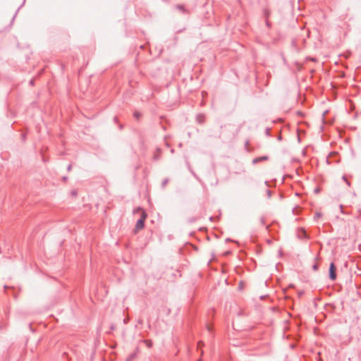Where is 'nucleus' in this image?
<instances>
[{
  "label": "nucleus",
  "mask_w": 361,
  "mask_h": 361,
  "mask_svg": "<svg viewBox=\"0 0 361 361\" xmlns=\"http://www.w3.org/2000/svg\"><path fill=\"white\" fill-rule=\"evenodd\" d=\"M335 269H336V267H335L334 264L333 263H331L330 264L329 271H335Z\"/></svg>",
  "instance_id": "7ed1b4c3"
},
{
  "label": "nucleus",
  "mask_w": 361,
  "mask_h": 361,
  "mask_svg": "<svg viewBox=\"0 0 361 361\" xmlns=\"http://www.w3.org/2000/svg\"><path fill=\"white\" fill-rule=\"evenodd\" d=\"M133 214H137L139 216V219L137 221L134 228V233H137L144 228L145 221L147 219V213L140 207H137L133 211Z\"/></svg>",
  "instance_id": "f257e3e1"
},
{
  "label": "nucleus",
  "mask_w": 361,
  "mask_h": 361,
  "mask_svg": "<svg viewBox=\"0 0 361 361\" xmlns=\"http://www.w3.org/2000/svg\"><path fill=\"white\" fill-rule=\"evenodd\" d=\"M204 345V343L202 341H200L197 344L198 348H202Z\"/></svg>",
  "instance_id": "20e7f679"
},
{
  "label": "nucleus",
  "mask_w": 361,
  "mask_h": 361,
  "mask_svg": "<svg viewBox=\"0 0 361 361\" xmlns=\"http://www.w3.org/2000/svg\"><path fill=\"white\" fill-rule=\"evenodd\" d=\"M314 269H317V266L316 264L314 266Z\"/></svg>",
  "instance_id": "423d86ee"
},
{
  "label": "nucleus",
  "mask_w": 361,
  "mask_h": 361,
  "mask_svg": "<svg viewBox=\"0 0 361 361\" xmlns=\"http://www.w3.org/2000/svg\"><path fill=\"white\" fill-rule=\"evenodd\" d=\"M146 343H147L148 347L152 346V342L150 341H146Z\"/></svg>",
  "instance_id": "39448f33"
},
{
  "label": "nucleus",
  "mask_w": 361,
  "mask_h": 361,
  "mask_svg": "<svg viewBox=\"0 0 361 361\" xmlns=\"http://www.w3.org/2000/svg\"><path fill=\"white\" fill-rule=\"evenodd\" d=\"M329 278L334 281L336 278V272H329Z\"/></svg>",
  "instance_id": "f03ea898"
},
{
  "label": "nucleus",
  "mask_w": 361,
  "mask_h": 361,
  "mask_svg": "<svg viewBox=\"0 0 361 361\" xmlns=\"http://www.w3.org/2000/svg\"><path fill=\"white\" fill-rule=\"evenodd\" d=\"M240 288H243V283H240Z\"/></svg>",
  "instance_id": "0eeeda50"
}]
</instances>
